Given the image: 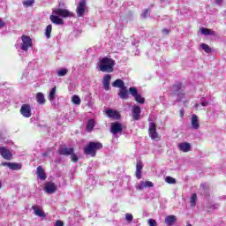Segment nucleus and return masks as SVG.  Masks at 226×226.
Wrapping results in <instances>:
<instances>
[{
	"label": "nucleus",
	"mask_w": 226,
	"mask_h": 226,
	"mask_svg": "<svg viewBox=\"0 0 226 226\" xmlns=\"http://www.w3.org/2000/svg\"><path fill=\"white\" fill-rule=\"evenodd\" d=\"M37 174L39 179H41V181H45V179H47V175H45V170L41 166L37 167Z\"/></svg>",
	"instance_id": "23"
},
{
	"label": "nucleus",
	"mask_w": 226,
	"mask_h": 226,
	"mask_svg": "<svg viewBox=\"0 0 226 226\" xmlns=\"http://www.w3.org/2000/svg\"><path fill=\"white\" fill-rule=\"evenodd\" d=\"M116 63L112 58L104 57L101 59L99 63V70L100 72H103L106 73H111V72H114V65Z\"/></svg>",
	"instance_id": "1"
},
{
	"label": "nucleus",
	"mask_w": 226,
	"mask_h": 226,
	"mask_svg": "<svg viewBox=\"0 0 226 226\" xmlns=\"http://www.w3.org/2000/svg\"><path fill=\"white\" fill-rule=\"evenodd\" d=\"M162 33H163V34H169L170 31H169V29L164 28V29H162Z\"/></svg>",
	"instance_id": "51"
},
{
	"label": "nucleus",
	"mask_w": 226,
	"mask_h": 226,
	"mask_svg": "<svg viewBox=\"0 0 226 226\" xmlns=\"http://www.w3.org/2000/svg\"><path fill=\"white\" fill-rule=\"evenodd\" d=\"M197 204V194L193 193L191 197V206L195 207Z\"/></svg>",
	"instance_id": "35"
},
{
	"label": "nucleus",
	"mask_w": 226,
	"mask_h": 226,
	"mask_svg": "<svg viewBox=\"0 0 226 226\" xmlns=\"http://www.w3.org/2000/svg\"><path fill=\"white\" fill-rule=\"evenodd\" d=\"M165 181L169 185H176V178H174L172 177H166Z\"/></svg>",
	"instance_id": "34"
},
{
	"label": "nucleus",
	"mask_w": 226,
	"mask_h": 226,
	"mask_svg": "<svg viewBox=\"0 0 226 226\" xmlns=\"http://www.w3.org/2000/svg\"><path fill=\"white\" fill-rule=\"evenodd\" d=\"M200 190H204V185H201V186H200Z\"/></svg>",
	"instance_id": "53"
},
{
	"label": "nucleus",
	"mask_w": 226,
	"mask_h": 226,
	"mask_svg": "<svg viewBox=\"0 0 226 226\" xmlns=\"http://www.w3.org/2000/svg\"><path fill=\"white\" fill-rule=\"evenodd\" d=\"M94 124H95V123H94V119L88 120L87 124V132H93V130L94 128Z\"/></svg>",
	"instance_id": "29"
},
{
	"label": "nucleus",
	"mask_w": 226,
	"mask_h": 226,
	"mask_svg": "<svg viewBox=\"0 0 226 226\" xmlns=\"http://www.w3.org/2000/svg\"><path fill=\"white\" fill-rule=\"evenodd\" d=\"M177 147L183 153H190L192 151V145L188 142L179 143Z\"/></svg>",
	"instance_id": "10"
},
{
	"label": "nucleus",
	"mask_w": 226,
	"mask_h": 226,
	"mask_svg": "<svg viewBox=\"0 0 226 226\" xmlns=\"http://www.w3.org/2000/svg\"><path fill=\"white\" fill-rule=\"evenodd\" d=\"M52 33V25H49L47 27H46V30H45V35L47 38H50V34Z\"/></svg>",
	"instance_id": "33"
},
{
	"label": "nucleus",
	"mask_w": 226,
	"mask_h": 226,
	"mask_svg": "<svg viewBox=\"0 0 226 226\" xmlns=\"http://www.w3.org/2000/svg\"><path fill=\"white\" fill-rule=\"evenodd\" d=\"M147 9H146L143 13L141 14L142 19H146L147 17Z\"/></svg>",
	"instance_id": "46"
},
{
	"label": "nucleus",
	"mask_w": 226,
	"mask_h": 226,
	"mask_svg": "<svg viewBox=\"0 0 226 226\" xmlns=\"http://www.w3.org/2000/svg\"><path fill=\"white\" fill-rule=\"evenodd\" d=\"M73 151V147H61L58 149V154H62L63 156H70Z\"/></svg>",
	"instance_id": "17"
},
{
	"label": "nucleus",
	"mask_w": 226,
	"mask_h": 226,
	"mask_svg": "<svg viewBox=\"0 0 226 226\" xmlns=\"http://www.w3.org/2000/svg\"><path fill=\"white\" fill-rule=\"evenodd\" d=\"M76 12L78 17H84V13H86V0H80Z\"/></svg>",
	"instance_id": "8"
},
{
	"label": "nucleus",
	"mask_w": 226,
	"mask_h": 226,
	"mask_svg": "<svg viewBox=\"0 0 226 226\" xmlns=\"http://www.w3.org/2000/svg\"><path fill=\"white\" fill-rule=\"evenodd\" d=\"M201 34H205V36H213L215 35V31L209 28H201Z\"/></svg>",
	"instance_id": "28"
},
{
	"label": "nucleus",
	"mask_w": 226,
	"mask_h": 226,
	"mask_svg": "<svg viewBox=\"0 0 226 226\" xmlns=\"http://www.w3.org/2000/svg\"><path fill=\"white\" fill-rule=\"evenodd\" d=\"M112 87H119V89H123V87H124V81H123L122 79H117L112 83Z\"/></svg>",
	"instance_id": "26"
},
{
	"label": "nucleus",
	"mask_w": 226,
	"mask_h": 226,
	"mask_svg": "<svg viewBox=\"0 0 226 226\" xmlns=\"http://www.w3.org/2000/svg\"><path fill=\"white\" fill-rule=\"evenodd\" d=\"M48 154H43V156H47Z\"/></svg>",
	"instance_id": "54"
},
{
	"label": "nucleus",
	"mask_w": 226,
	"mask_h": 226,
	"mask_svg": "<svg viewBox=\"0 0 226 226\" xmlns=\"http://www.w3.org/2000/svg\"><path fill=\"white\" fill-rule=\"evenodd\" d=\"M200 48L207 53V54H211V49L209 46L206 43H201Z\"/></svg>",
	"instance_id": "30"
},
{
	"label": "nucleus",
	"mask_w": 226,
	"mask_h": 226,
	"mask_svg": "<svg viewBox=\"0 0 226 226\" xmlns=\"http://www.w3.org/2000/svg\"><path fill=\"white\" fill-rule=\"evenodd\" d=\"M33 209L36 216H40L41 218H45V213L43 212V210L40 209L38 206H34Z\"/></svg>",
	"instance_id": "24"
},
{
	"label": "nucleus",
	"mask_w": 226,
	"mask_h": 226,
	"mask_svg": "<svg viewBox=\"0 0 226 226\" xmlns=\"http://www.w3.org/2000/svg\"><path fill=\"white\" fill-rule=\"evenodd\" d=\"M148 133L153 140H160V135H158V132H156V124L153 122L149 123Z\"/></svg>",
	"instance_id": "5"
},
{
	"label": "nucleus",
	"mask_w": 226,
	"mask_h": 226,
	"mask_svg": "<svg viewBox=\"0 0 226 226\" xmlns=\"http://www.w3.org/2000/svg\"><path fill=\"white\" fill-rule=\"evenodd\" d=\"M56 91H57V88L56 87H54L49 91V94L48 96V99L49 100V102H54V100H56Z\"/></svg>",
	"instance_id": "27"
},
{
	"label": "nucleus",
	"mask_w": 226,
	"mask_h": 226,
	"mask_svg": "<svg viewBox=\"0 0 226 226\" xmlns=\"http://www.w3.org/2000/svg\"><path fill=\"white\" fill-rule=\"evenodd\" d=\"M185 117V109H180V117Z\"/></svg>",
	"instance_id": "50"
},
{
	"label": "nucleus",
	"mask_w": 226,
	"mask_h": 226,
	"mask_svg": "<svg viewBox=\"0 0 226 226\" xmlns=\"http://www.w3.org/2000/svg\"><path fill=\"white\" fill-rule=\"evenodd\" d=\"M165 223L167 226H172L177 222V217L174 215H170L165 217Z\"/></svg>",
	"instance_id": "19"
},
{
	"label": "nucleus",
	"mask_w": 226,
	"mask_h": 226,
	"mask_svg": "<svg viewBox=\"0 0 226 226\" xmlns=\"http://www.w3.org/2000/svg\"><path fill=\"white\" fill-rule=\"evenodd\" d=\"M129 91H130L132 96H133L134 98L139 94V92L137 91V88H135V87H130Z\"/></svg>",
	"instance_id": "38"
},
{
	"label": "nucleus",
	"mask_w": 226,
	"mask_h": 226,
	"mask_svg": "<svg viewBox=\"0 0 226 226\" xmlns=\"http://www.w3.org/2000/svg\"><path fill=\"white\" fill-rule=\"evenodd\" d=\"M71 160L74 163H77L79 162V157L72 152V154H71Z\"/></svg>",
	"instance_id": "39"
},
{
	"label": "nucleus",
	"mask_w": 226,
	"mask_h": 226,
	"mask_svg": "<svg viewBox=\"0 0 226 226\" xmlns=\"http://www.w3.org/2000/svg\"><path fill=\"white\" fill-rule=\"evenodd\" d=\"M2 165H4V167H9V169L12 170H20L22 169V165L15 162H3Z\"/></svg>",
	"instance_id": "18"
},
{
	"label": "nucleus",
	"mask_w": 226,
	"mask_h": 226,
	"mask_svg": "<svg viewBox=\"0 0 226 226\" xmlns=\"http://www.w3.org/2000/svg\"><path fill=\"white\" fill-rule=\"evenodd\" d=\"M64 6H65L64 3H59L58 9L63 10V8H64Z\"/></svg>",
	"instance_id": "48"
},
{
	"label": "nucleus",
	"mask_w": 226,
	"mask_h": 226,
	"mask_svg": "<svg viewBox=\"0 0 226 226\" xmlns=\"http://www.w3.org/2000/svg\"><path fill=\"white\" fill-rule=\"evenodd\" d=\"M121 132H123V124L119 122L111 123L110 132L113 135H117V133H121Z\"/></svg>",
	"instance_id": "6"
},
{
	"label": "nucleus",
	"mask_w": 226,
	"mask_h": 226,
	"mask_svg": "<svg viewBox=\"0 0 226 226\" xmlns=\"http://www.w3.org/2000/svg\"><path fill=\"white\" fill-rule=\"evenodd\" d=\"M35 99H36L37 103H39V105H45L46 100H45V95L43 94V93H41V92L37 93Z\"/></svg>",
	"instance_id": "21"
},
{
	"label": "nucleus",
	"mask_w": 226,
	"mask_h": 226,
	"mask_svg": "<svg viewBox=\"0 0 226 226\" xmlns=\"http://www.w3.org/2000/svg\"><path fill=\"white\" fill-rule=\"evenodd\" d=\"M140 107L139 106H133L132 107V119L134 121H139L140 119Z\"/></svg>",
	"instance_id": "16"
},
{
	"label": "nucleus",
	"mask_w": 226,
	"mask_h": 226,
	"mask_svg": "<svg viewBox=\"0 0 226 226\" xmlns=\"http://www.w3.org/2000/svg\"><path fill=\"white\" fill-rule=\"evenodd\" d=\"M5 26H6V23L4 21H3V19L0 18V29L4 27Z\"/></svg>",
	"instance_id": "45"
},
{
	"label": "nucleus",
	"mask_w": 226,
	"mask_h": 226,
	"mask_svg": "<svg viewBox=\"0 0 226 226\" xmlns=\"http://www.w3.org/2000/svg\"><path fill=\"white\" fill-rule=\"evenodd\" d=\"M200 105L201 107H207L209 102L207 101H201Z\"/></svg>",
	"instance_id": "44"
},
{
	"label": "nucleus",
	"mask_w": 226,
	"mask_h": 226,
	"mask_svg": "<svg viewBox=\"0 0 226 226\" xmlns=\"http://www.w3.org/2000/svg\"><path fill=\"white\" fill-rule=\"evenodd\" d=\"M34 4V0H26L23 2V5L26 6V8H29V6H33Z\"/></svg>",
	"instance_id": "37"
},
{
	"label": "nucleus",
	"mask_w": 226,
	"mask_h": 226,
	"mask_svg": "<svg viewBox=\"0 0 226 226\" xmlns=\"http://www.w3.org/2000/svg\"><path fill=\"white\" fill-rule=\"evenodd\" d=\"M20 114L23 117L29 118L32 116L31 113V105L30 104H23L20 108Z\"/></svg>",
	"instance_id": "7"
},
{
	"label": "nucleus",
	"mask_w": 226,
	"mask_h": 226,
	"mask_svg": "<svg viewBox=\"0 0 226 226\" xmlns=\"http://www.w3.org/2000/svg\"><path fill=\"white\" fill-rule=\"evenodd\" d=\"M216 4H219L220 6H222L223 0H215Z\"/></svg>",
	"instance_id": "49"
},
{
	"label": "nucleus",
	"mask_w": 226,
	"mask_h": 226,
	"mask_svg": "<svg viewBox=\"0 0 226 226\" xmlns=\"http://www.w3.org/2000/svg\"><path fill=\"white\" fill-rule=\"evenodd\" d=\"M142 162H138L136 165V177L137 179H140L142 177V174L140 170H142Z\"/></svg>",
	"instance_id": "25"
},
{
	"label": "nucleus",
	"mask_w": 226,
	"mask_h": 226,
	"mask_svg": "<svg viewBox=\"0 0 226 226\" xmlns=\"http://www.w3.org/2000/svg\"><path fill=\"white\" fill-rule=\"evenodd\" d=\"M144 183H145V188H153V186H154V185L151 181H145Z\"/></svg>",
	"instance_id": "42"
},
{
	"label": "nucleus",
	"mask_w": 226,
	"mask_h": 226,
	"mask_svg": "<svg viewBox=\"0 0 226 226\" xmlns=\"http://www.w3.org/2000/svg\"><path fill=\"white\" fill-rule=\"evenodd\" d=\"M180 89H181V85H175L174 86V90L176 91L175 94H177L178 102H185V100H184L185 94H183L180 91Z\"/></svg>",
	"instance_id": "14"
},
{
	"label": "nucleus",
	"mask_w": 226,
	"mask_h": 226,
	"mask_svg": "<svg viewBox=\"0 0 226 226\" xmlns=\"http://www.w3.org/2000/svg\"><path fill=\"white\" fill-rule=\"evenodd\" d=\"M44 190L46 193H55L56 190H57V186L52 182H48L45 184Z\"/></svg>",
	"instance_id": "11"
},
{
	"label": "nucleus",
	"mask_w": 226,
	"mask_h": 226,
	"mask_svg": "<svg viewBox=\"0 0 226 226\" xmlns=\"http://www.w3.org/2000/svg\"><path fill=\"white\" fill-rule=\"evenodd\" d=\"M56 73H57L58 77H64V75H66V73H68V70L67 69H59L56 71Z\"/></svg>",
	"instance_id": "31"
},
{
	"label": "nucleus",
	"mask_w": 226,
	"mask_h": 226,
	"mask_svg": "<svg viewBox=\"0 0 226 226\" xmlns=\"http://www.w3.org/2000/svg\"><path fill=\"white\" fill-rule=\"evenodd\" d=\"M148 225L149 226H158V224L156 223V221H154V219H149Z\"/></svg>",
	"instance_id": "43"
},
{
	"label": "nucleus",
	"mask_w": 226,
	"mask_h": 226,
	"mask_svg": "<svg viewBox=\"0 0 226 226\" xmlns=\"http://www.w3.org/2000/svg\"><path fill=\"white\" fill-rule=\"evenodd\" d=\"M118 96H120V98L122 100H127L128 99V88L126 87L120 88Z\"/></svg>",
	"instance_id": "22"
},
{
	"label": "nucleus",
	"mask_w": 226,
	"mask_h": 226,
	"mask_svg": "<svg viewBox=\"0 0 226 226\" xmlns=\"http://www.w3.org/2000/svg\"><path fill=\"white\" fill-rule=\"evenodd\" d=\"M53 15H57L58 17H62L63 19H66L68 17H73L72 11L67 9H53Z\"/></svg>",
	"instance_id": "4"
},
{
	"label": "nucleus",
	"mask_w": 226,
	"mask_h": 226,
	"mask_svg": "<svg viewBox=\"0 0 226 226\" xmlns=\"http://www.w3.org/2000/svg\"><path fill=\"white\" fill-rule=\"evenodd\" d=\"M21 41L22 42L20 43V49L25 52H27V50H29V48L33 47V40L27 35H23L21 37Z\"/></svg>",
	"instance_id": "3"
},
{
	"label": "nucleus",
	"mask_w": 226,
	"mask_h": 226,
	"mask_svg": "<svg viewBox=\"0 0 226 226\" xmlns=\"http://www.w3.org/2000/svg\"><path fill=\"white\" fill-rule=\"evenodd\" d=\"M54 226H64V223L62 221H56Z\"/></svg>",
	"instance_id": "47"
},
{
	"label": "nucleus",
	"mask_w": 226,
	"mask_h": 226,
	"mask_svg": "<svg viewBox=\"0 0 226 226\" xmlns=\"http://www.w3.org/2000/svg\"><path fill=\"white\" fill-rule=\"evenodd\" d=\"M199 107H200V104L197 103V104L195 105V109H199Z\"/></svg>",
	"instance_id": "52"
},
{
	"label": "nucleus",
	"mask_w": 226,
	"mask_h": 226,
	"mask_svg": "<svg viewBox=\"0 0 226 226\" xmlns=\"http://www.w3.org/2000/svg\"><path fill=\"white\" fill-rule=\"evenodd\" d=\"M0 154L4 160H11V152L4 147H0Z\"/></svg>",
	"instance_id": "13"
},
{
	"label": "nucleus",
	"mask_w": 226,
	"mask_h": 226,
	"mask_svg": "<svg viewBox=\"0 0 226 226\" xmlns=\"http://www.w3.org/2000/svg\"><path fill=\"white\" fill-rule=\"evenodd\" d=\"M125 220L130 223L133 220V215L132 214H125Z\"/></svg>",
	"instance_id": "41"
},
{
	"label": "nucleus",
	"mask_w": 226,
	"mask_h": 226,
	"mask_svg": "<svg viewBox=\"0 0 226 226\" xmlns=\"http://www.w3.org/2000/svg\"><path fill=\"white\" fill-rule=\"evenodd\" d=\"M135 101L138 102V103H144V102H146V100L144 99V97H142L140 94H137L135 97Z\"/></svg>",
	"instance_id": "36"
},
{
	"label": "nucleus",
	"mask_w": 226,
	"mask_h": 226,
	"mask_svg": "<svg viewBox=\"0 0 226 226\" xmlns=\"http://www.w3.org/2000/svg\"><path fill=\"white\" fill-rule=\"evenodd\" d=\"M106 114L108 117H110L111 119H119V117H121L119 112L113 109L106 110Z\"/></svg>",
	"instance_id": "20"
},
{
	"label": "nucleus",
	"mask_w": 226,
	"mask_h": 226,
	"mask_svg": "<svg viewBox=\"0 0 226 226\" xmlns=\"http://www.w3.org/2000/svg\"><path fill=\"white\" fill-rule=\"evenodd\" d=\"M112 79V76H110V74L104 75L103 79H102V85H103L105 91H109V89H110V79Z\"/></svg>",
	"instance_id": "12"
},
{
	"label": "nucleus",
	"mask_w": 226,
	"mask_h": 226,
	"mask_svg": "<svg viewBox=\"0 0 226 226\" xmlns=\"http://www.w3.org/2000/svg\"><path fill=\"white\" fill-rule=\"evenodd\" d=\"M72 102L74 103V105H80V97H79V95H73Z\"/></svg>",
	"instance_id": "32"
},
{
	"label": "nucleus",
	"mask_w": 226,
	"mask_h": 226,
	"mask_svg": "<svg viewBox=\"0 0 226 226\" xmlns=\"http://www.w3.org/2000/svg\"><path fill=\"white\" fill-rule=\"evenodd\" d=\"M191 126L193 130H199L200 128V121L197 115H192L191 117Z\"/></svg>",
	"instance_id": "9"
},
{
	"label": "nucleus",
	"mask_w": 226,
	"mask_h": 226,
	"mask_svg": "<svg viewBox=\"0 0 226 226\" xmlns=\"http://www.w3.org/2000/svg\"><path fill=\"white\" fill-rule=\"evenodd\" d=\"M186 226H192V224L188 223Z\"/></svg>",
	"instance_id": "55"
},
{
	"label": "nucleus",
	"mask_w": 226,
	"mask_h": 226,
	"mask_svg": "<svg viewBox=\"0 0 226 226\" xmlns=\"http://www.w3.org/2000/svg\"><path fill=\"white\" fill-rule=\"evenodd\" d=\"M146 188V184L144 181H141L138 185H137V190H144Z\"/></svg>",
	"instance_id": "40"
},
{
	"label": "nucleus",
	"mask_w": 226,
	"mask_h": 226,
	"mask_svg": "<svg viewBox=\"0 0 226 226\" xmlns=\"http://www.w3.org/2000/svg\"><path fill=\"white\" fill-rule=\"evenodd\" d=\"M51 22L53 24H56V26H63L64 24V20H63V19L59 18L58 15H56V14H52L50 17H49Z\"/></svg>",
	"instance_id": "15"
},
{
	"label": "nucleus",
	"mask_w": 226,
	"mask_h": 226,
	"mask_svg": "<svg viewBox=\"0 0 226 226\" xmlns=\"http://www.w3.org/2000/svg\"><path fill=\"white\" fill-rule=\"evenodd\" d=\"M103 147V145L100 142H90L84 147L85 154L94 157L96 156V151H100Z\"/></svg>",
	"instance_id": "2"
}]
</instances>
